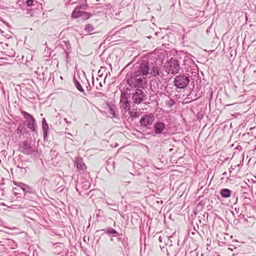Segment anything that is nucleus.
<instances>
[{"label": "nucleus", "instance_id": "obj_1", "mask_svg": "<svg viewBox=\"0 0 256 256\" xmlns=\"http://www.w3.org/2000/svg\"><path fill=\"white\" fill-rule=\"evenodd\" d=\"M127 84L130 86L144 88L146 87L147 79L146 76L139 73L134 72L126 77Z\"/></svg>", "mask_w": 256, "mask_h": 256}, {"label": "nucleus", "instance_id": "obj_2", "mask_svg": "<svg viewBox=\"0 0 256 256\" xmlns=\"http://www.w3.org/2000/svg\"><path fill=\"white\" fill-rule=\"evenodd\" d=\"M164 70L168 74L172 75L178 73L180 70V64L178 60L172 58L164 66Z\"/></svg>", "mask_w": 256, "mask_h": 256}, {"label": "nucleus", "instance_id": "obj_3", "mask_svg": "<svg viewBox=\"0 0 256 256\" xmlns=\"http://www.w3.org/2000/svg\"><path fill=\"white\" fill-rule=\"evenodd\" d=\"M189 82L188 76L184 74L176 76L174 81V86L178 88H184L187 86Z\"/></svg>", "mask_w": 256, "mask_h": 256}, {"label": "nucleus", "instance_id": "obj_4", "mask_svg": "<svg viewBox=\"0 0 256 256\" xmlns=\"http://www.w3.org/2000/svg\"><path fill=\"white\" fill-rule=\"evenodd\" d=\"M20 151L25 154H31L36 152V148L31 146L29 140L22 142L19 144Z\"/></svg>", "mask_w": 256, "mask_h": 256}, {"label": "nucleus", "instance_id": "obj_5", "mask_svg": "<svg viewBox=\"0 0 256 256\" xmlns=\"http://www.w3.org/2000/svg\"><path fill=\"white\" fill-rule=\"evenodd\" d=\"M21 113L24 118L27 120L28 128L32 131L36 132L37 131L38 128L36 124V120L32 116L25 111L22 110L21 112Z\"/></svg>", "mask_w": 256, "mask_h": 256}, {"label": "nucleus", "instance_id": "obj_6", "mask_svg": "<svg viewBox=\"0 0 256 256\" xmlns=\"http://www.w3.org/2000/svg\"><path fill=\"white\" fill-rule=\"evenodd\" d=\"M145 96L144 92L141 89L137 88L132 94V102L135 104H140L144 100Z\"/></svg>", "mask_w": 256, "mask_h": 256}, {"label": "nucleus", "instance_id": "obj_7", "mask_svg": "<svg viewBox=\"0 0 256 256\" xmlns=\"http://www.w3.org/2000/svg\"><path fill=\"white\" fill-rule=\"evenodd\" d=\"M128 94L127 92H122L121 93L120 98V104L122 107L124 108L126 111H129L130 110Z\"/></svg>", "mask_w": 256, "mask_h": 256}, {"label": "nucleus", "instance_id": "obj_8", "mask_svg": "<svg viewBox=\"0 0 256 256\" xmlns=\"http://www.w3.org/2000/svg\"><path fill=\"white\" fill-rule=\"evenodd\" d=\"M154 120V117L153 114L144 115L140 118V123L144 126H150Z\"/></svg>", "mask_w": 256, "mask_h": 256}, {"label": "nucleus", "instance_id": "obj_9", "mask_svg": "<svg viewBox=\"0 0 256 256\" xmlns=\"http://www.w3.org/2000/svg\"><path fill=\"white\" fill-rule=\"evenodd\" d=\"M134 72L139 73L140 74H142L144 76H147L149 74L148 62H142L138 70Z\"/></svg>", "mask_w": 256, "mask_h": 256}, {"label": "nucleus", "instance_id": "obj_10", "mask_svg": "<svg viewBox=\"0 0 256 256\" xmlns=\"http://www.w3.org/2000/svg\"><path fill=\"white\" fill-rule=\"evenodd\" d=\"M154 128L156 134H160L166 129V124L162 122H156L154 125Z\"/></svg>", "mask_w": 256, "mask_h": 256}, {"label": "nucleus", "instance_id": "obj_11", "mask_svg": "<svg viewBox=\"0 0 256 256\" xmlns=\"http://www.w3.org/2000/svg\"><path fill=\"white\" fill-rule=\"evenodd\" d=\"M191 57L192 56L190 55H186L184 56L183 62L186 68H188V67L191 68L192 66H196L194 61L192 60Z\"/></svg>", "mask_w": 256, "mask_h": 256}, {"label": "nucleus", "instance_id": "obj_12", "mask_svg": "<svg viewBox=\"0 0 256 256\" xmlns=\"http://www.w3.org/2000/svg\"><path fill=\"white\" fill-rule=\"evenodd\" d=\"M75 166L80 171H84L86 166L80 158H76V159Z\"/></svg>", "mask_w": 256, "mask_h": 256}, {"label": "nucleus", "instance_id": "obj_13", "mask_svg": "<svg viewBox=\"0 0 256 256\" xmlns=\"http://www.w3.org/2000/svg\"><path fill=\"white\" fill-rule=\"evenodd\" d=\"M232 193V191L228 188H223L220 190V194L224 198H230Z\"/></svg>", "mask_w": 256, "mask_h": 256}, {"label": "nucleus", "instance_id": "obj_14", "mask_svg": "<svg viewBox=\"0 0 256 256\" xmlns=\"http://www.w3.org/2000/svg\"><path fill=\"white\" fill-rule=\"evenodd\" d=\"M83 12H82L80 10V8H78V6L74 10L72 14V16L74 18L81 17Z\"/></svg>", "mask_w": 256, "mask_h": 256}, {"label": "nucleus", "instance_id": "obj_15", "mask_svg": "<svg viewBox=\"0 0 256 256\" xmlns=\"http://www.w3.org/2000/svg\"><path fill=\"white\" fill-rule=\"evenodd\" d=\"M151 74L156 77L160 76L162 77V74L160 72L159 69L157 67H153L152 70L151 72Z\"/></svg>", "mask_w": 256, "mask_h": 256}, {"label": "nucleus", "instance_id": "obj_16", "mask_svg": "<svg viewBox=\"0 0 256 256\" xmlns=\"http://www.w3.org/2000/svg\"><path fill=\"white\" fill-rule=\"evenodd\" d=\"M84 30L88 33H91L94 30V27L91 24H88L84 26Z\"/></svg>", "mask_w": 256, "mask_h": 256}, {"label": "nucleus", "instance_id": "obj_17", "mask_svg": "<svg viewBox=\"0 0 256 256\" xmlns=\"http://www.w3.org/2000/svg\"><path fill=\"white\" fill-rule=\"evenodd\" d=\"M42 129L44 133V140H47V136L48 134V130L49 129L48 125H45L42 126Z\"/></svg>", "mask_w": 256, "mask_h": 256}, {"label": "nucleus", "instance_id": "obj_18", "mask_svg": "<svg viewBox=\"0 0 256 256\" xmlns=\"http://www.w3.org/2000/svg\"><path fill=\"white\" fill-rule=\"evenodd\" d=\"M104 230L106 233L112 234L114 236H116L118 235V232L112 228H106Z\"/></svg>", "mask_w": 256, "mask_h": 256}, {"label": "nucleus", "instance_id": "obj_19", "mask_svg": "<svg viewBox=\"0 0 256 256\" xmlns=\"http://www.w3.org/2000/svg\"><path fill=\"white\" fill-rule=\"evenodd\" d=\"M74 83L75 86L77 88V89L80 92H84V90L82 86L80 83L78 82V80L76 78H74Z\"/></svg>", "mask_w": 256, "mask_h": 256}, {"label": "nucleus", "instance_id": "obj_20", "mask_svg": "<svg viewBox=\"0 0 256 256\" xmlns=\"http://www.w3.org/2000/svg\"><path fill=\"white\" fill-rule=\"evenodd\" d=\"M24 131H26V128L20 124L16 130V132L17 134L20 135L22 133V132H24Z\"/></svg>", "mask_w": 256, "mask_h": 256}, {"label": "nucleus", "instance_id": "obj_21", "mask_svg": "<svg viewBox=\"0 0 256 256\" xmlns=\"http://www.w3.org/2000/svg\"><path fill=\"white\" fill-rule=\"evenodd\" d=\"M130 116L132 118H138L140 116V112H136V110H132L130 112Z\"/></svg>", "mask_w": 256, "mask_h": 256}, {"label": "nucleus", "instance_id": "obj_22", "mask_svg": "<svg viewBox=\"0 0 256 256\" xmlns=\"http://www.w3.org/2000/svg\"><path fill=\"white\" fill-rule=\"evenodd\" d=\"M22 190L24 192L32 193L33 192L32 188L26 184H25V186Z\"/></svg>", "mask_w": 256, "mask_h": 256}, {"label": "nucleus", "instance_id": "obj_23", "mask_svg": "<svg viewBox=\"0 0 256 256\" xmlns=\"http://www.w3.org/2000/svg\"><path fill=\"white\" fill-rule=\"evenodd\" d=\"M92 16V14L88 12H84L81 17L83 19L86 20V19L88 18H90Z\"/></svg>", "mask_w": 256, "mask_h": 256}, {"label": "nucleus", "instance_id": "obj_24", "mask_svg": "<svg viewBox=\"0 0 256 256\" xmlns=\"http://www.w3.org/2000/svg\"><path fill=\"white\" fill-rule=\"evenodd\" d=\"M14 184L16 186L20 188L22 190H24V188L25 186V184L20 182H14Z\"/></svg>", "mask_w": 256, "mask_h": 256}, {"label": "nucleus", "instance_id": "obj_25", "mask_svg": "<svg viewBox=\"0 0 256 256\" xmlns=\"http://www.w3.org/2000/svg\"><path fill=\"white\" fill-rule=\"evenodd\" d=\"M78 8H80V9L84 10H86L87 5L86 4V2H82L80 4V6H78Z\"/></svg>", "mask_w": 256, "mask_h": 256}, {"label": "nucleus", "instance_id": "obj_26", "mask_svg": "<svg viewBox=\"0 0 256 256\" xmlns=\"http://www.w3.org/2000/svg\"><path fill=\"white\" fill-rule=\"evenodd\" d=\"M111 167H112L113 169L114 168V162H112V164H110L109 163L108 164V166L106 167V169L108 172H110V170H111Z\"/></svg>", "mask_w": 256, "mask_h": 256}, {"label": "nucleus", "instance_id": "obj_27", "mask_svg": "<svg viewBox=\"0 0 256 256\" xmlns=\"http://www.w3.org/2000/svg\"><path fill=\"white\" fill-rule=\"evenodd\" d=\"M34 0H26V4L28 6H31L33 5Z\"/></svg>", "mask_w": 256, "mask_h": 256}, {"label": "nucleus", "instance_id": "obj_28", "mask_svg": "<svg viewBox=\"0 0 256 256\" xmlns=\"http://www.w3.org/2000/svg\"><path fill=\"white\" fill-rule=\"evenodd\" d=\"M26 14L30 15L31 16H34V12L32 9H28L26 10Z\"/></svg>", "mask_w": 256, "mask_h": 256}, {"label": "nucleus", "instance_id": "obj_29", "mask_svg": "<svg viewBox=\"0 0 256 256\" xmlns=\"http://www.w3.org/2000/svg\"><path fill=\"white\" fill-rule=\"evenodd\" d=\"M102 87V82H100L98 84V86H96V88L97 90H100Z\"/></svg>", "mask_w": 256, "mask_h": 256}, {"label": "nucleus", "instance_id": "obj_30", "mask_svg": "<svg viewBox=\"0 0 256 256\" xmlns=\"http://www.w3.org/2000/svg\"><path fill=\"white\" fill-rule=\"evenodd\" d=\"M48 124V123L46 122V118H42V126H45V125H47Z\"/></svg>", "mask_w": 256, "mask_h": 256}, {"label": "nucleus", "instance_id": "obj_31", "mask_svg": "<svg viewBox=\"0 0 256 256\" xmlns=\"http://www.w3.org/2000/svg\"><path fill=\"white\" fill-rule=\"evenodd\" d=\"M98 78H96V81H94V80H92V83L93 86L94 85V82H98Z\"/></svg>", "mask_w": 256, "mask_h": 256}, {"label": "nucleus", "instance_id": "obj_32", "mask_svg": "<svg viewBox=\"0 0 256 256\" xmlns=\"http://www.w3.org/2000/svg\"><path fill=\"white\" fill-rule=\"evenodd\" d=\"M64 121H65V122H66L68 124H70V123H71V122H69L67 120V119H66V118H65L64 119Z\"/></svg>", "mask_w": 256, "mask_h": 256}, {"label": "nucleus", "instance_id": "obj_33", "mask_svg": "<svg viewBox=\"0 0 256 256\" xmlns=\"http://www.w3.org/2000/svg\"><path fill=\"white\" fill-rule=\"evenodd\" d=\"M159 240H160V242H162V236H160Z\"/></svg>", "mask_w": 256, "mask_h": 256}, {"label": "nucleus", "instance_id": "obj_34", "mask_svg": "<svg viewBox=\"0 0 256 256\" xmlns=\"http://www.w3.org/2000/svg\"><path fill=\"white\" fill-rule=\"evenodd\" d=\"M118 241H120V240H121L122 242V238H118Z\"/></svg>", "mask_w": 256, "mask_h": 256}, {"label": "nucleus", "instance_id": "obj_35", "mask_svg": "<svg viewBox=\"0 0 256 256\" xmlns=\"http://www.w3.org/2000/svg\"><path fill=\"white\" fill-rule=\"evenodd\" d=\"M108 204H110L108 203H107ZM112 206H116V204H110Z\"/></svg>", "mask_w": 256, "mask_h": 256}, {"label": "nucleus", "instance_id": "obj_36", "mask_svg": "<svg viewBox=\"0 0 256 256\" xmlns=\"http://www.w3.org/2000/svg\"><path fill=\"white\" fill-rule=\"evenodd\" d=\"M254 65H250V68H254Z\"/></svg>", "mask_w": 256, "mask_h": 256}, {"label": "nucleus", "instance_id": "obj_37", "mask_svg": "<svg viewBox=\"0 0 256 256\" xmlns=\"http://www.w3.org/2000/svg\"><path fill=\"white\" fill-rule=\"evenodd\" d=\"M226 172H224V174H223V175H226Z\"/></svg>", "mask_w": 256, "mask_h": 256}, {"label": "nucleus", "instance_id": "obj_38", "mask_svg": "<svg viewBox=\"0 0 256 256\" xmlns=\"http://www.w3.org/2000/svg\"><path fill=\"white\" fill-rule=\"evenodd\" d=\"M254 73H256V68L255 70H254Z\"/></svg>", "mask_w": 256, "mask_h": 256}, {"label": "nucleus", "instance_id": "obj_39", "mask_svg": "<svg viewBox=\"0 0 256 256\" xmlns=\"http://www.w3.org/2000/svg\"><path fill=\"white\" fill-rule=\"evenodd\" d=\"M110 240H111V241L114 240L113 238H110Z\"/></svg>", "mask_w": 256, "mask_h": 256}, {"label": "nucleus", "instance_id": "obj_40", "mask_svg": "<svg viewBox=\"0 0 256 256\" xmlns=\"http://www.w3.org/2000/svg\"><path fill=\"white\" fill-rule=\"evenodd\" d=\"M68 54L67 53V54H66V57L68 58Z\"/></svg>", "mask_w": 256, "mask_h": 256}, {"label": "nucleus", "instance_id": "obj_41", "mask_svg": "<svg viewBox=\"0 0 256 256\" xmlns=\"http://www.w3.org/2000/svg\"><path fill=\"white\" fill-rule=\"evenodd\" d=\"M84 240H86V239H85V238H84Z\"/></svg>", "mask_w": 256, "mask_h": 256}, {"label": "nucleus", "instance_id": "obj_42", "mask_svg": "<svg viewBox=\"0 0 256 256\" xmlns=\"http://www.w3.org/2000/svg\"><path fill=\"white\" fill-rule=\"evenodd\" d=\"M84 240H86V239H85V238H84Z\"/></svg>", "mask_w": 256, "mask_h": 256}]
</instances>
